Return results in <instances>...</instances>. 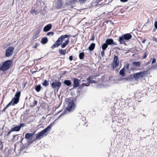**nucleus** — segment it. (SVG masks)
<instances>
[{
  "label": "nucleus",
  "instance_id": "79ce46f5",
  "mask_svg": "<svg viewBox=\"0 0 157 157\" xmlns=\"http://www.w3.org/2000/svg\"><path fill=\"white\" fill-rule=\"evenodd\" d=\"M12 102H10L6 105V106L7 108L9 107L11 105H12Z\"/></svg>",
  "mask_w": 157,
  "mask_h": 157
},
{
  "label": "nucleus",
  "instance_id": "f3484780",
  "mask_svg": "<svg viewBox=\"0 0 157 157\" xmlns=\"http://www.w3.org/2000/svg\"><path fill=\"white\" fill-rule=\"evenodd\" d=\"M128 81L130 82V84L133 85L138 83L140 79H125Z\"/></svg>",
  "mask_w": 157,
  "mask_h": 157
},
{
  "label": "nucleus",
  "instance_id": "4468645a",
  "mask_svg": "<svg viewBox=\"0 0 157 157\" xmlns=\"http://www.w3.org/2000/svg\"><path fill=\"white\" fill-rule=\"evenodd\" d=\"M80 81L79 79H73V88H76L80 86Z\"/></svg>",
  "mask_w": 157,
  "mask_h": 157
},
{
  "label": "nucleus",
  "instance_id": "c756f323",
  "mask_svg": "<svg viewBox=\"0 0 157 157\" xmlns=\"http://www.w3.org/2000/svg\"><path fill=\"white\" fill-rule=\"evenodd\" d=\"M85 56L84 53V52H82L81 53H80L79 54V57L80 59H83Z\"/></svg>",
  "mask_w": 157,
  "mask_h": 157
},
{
  "label": "nucleus",
  "instance_id": "09e8293b",
  "mask_svg": "<svg viewBox=\"0 0 157 157\" xmlns=\"http://www.w3.org/2000/svg\"><path fill=\"white\" fill-rule=\"evenodd\" d=\"M37 101L36 100H34V102H33V104H34V105H36L37 104Z\"/></svg>",
  "mask_w": 157,
  "mask_h": 157
},
{
  "label": "nucleus",
  "instance_id": "5701e85b",
  "mask_svg": "<svg viewBox=\"0 0 157 157\" xmlns=\"http://www.w3.org/2000/svg\"><path fill=\"white\" fill-rule=\"evenodd\" d=\"M64 84L67 86H70L71 84V82L70 80H65L63 82Z\"/></svg>",
  "mask_w": 157,
  "mask_h": 157
},
{
  "label": "nucleus",
  "instance_id": "4be33fe9",
  "mask_svg": "<svg viewBox=\"0 0 157 157\" xmlns=\"http://www.w3.org/2000/svg\"><path fill=\"white\" fill-rule=\"evenodd\" d=\"M95 43H92L88 47V49L90 51H93L95 47Z\"/></svg>",
  "mask_w": 157,
  "mask_h": 157
},
{
  "label": "nucleus",
  "instance_id": "a19ab883",
  "mask_svg": "<svg viewBox=\"0 0 157 157\" xmlns=\"http://www.w3.org/2000/svg\"><path fill=\"white\" fill-rule=\"evenodd\" d=\"M105 51L102 50L101 53V56L103 57L105 55Z\"/></svg>",
  "mask_w": 157,
  "mask_h": 157
},
{
  "label": "nucleus",
  "instance_id": "2eb2a0df",
  "mask_svg": "<svg viewBox=\"0 0 157 157\" xmlns=\"http://www.w3.org/2000/svg\"><path fill=\"white\" fill-rule=\"evenodd\" d=\"M52 26V25L51 24L47 25L44 27L43 29L44 32H47L50 30Z\"/></svg>",
  "mask_w": 157,
  "mask_h": 157
},
{
  "label": "nucleus",
  "instance_id": "774afa93",
  "mask_svg": "<svg viewBox=\"0 0 157 157\" xmlns=\"http://www.w3.org/2000/svg\"><path fill=\"white\" fill-rule=\"evenodd\" d=\"M23 139H24V138H22L21 139V141H22V140H23Z\"/></svg>",
  "mask_w": 157,
  "mask_h": 157
},
{
  "label": "nucleus",
  "instance_id": "9d476101",
  "mask_svg": "<svg viewBox=\"0 0 157 157\" xmlns=\"http://www.w3.org/2000/svg\"><path fill=\"white\" fill-rule=\"evenodd\" d=\"M146 73V71H141L134 74L133 76L134 78H137L140 77L143 78Z\"/></svg>",
  "mask_w": 157,
  "mask_h": 157
},
{
  "label": "nucleus",
  "instance_id": "8fccbe9b",
  "mask_svg": "<svg viewBox=\"0 0 157 157\" xmlns=\"http://www.w3.org/2000/svg\"><path fill=\"white\" fill-rule=\"evenodd\" d=\"M94 40V37L93 35L91 36V38L90 40Z\"/></svg>",
  "mask_w": 157,
  "mask_h": 157
},
{
  "label": "nucleus",
  "instance_id": "2f4dec72",
  "mask_svg": "<svg viewBox=\"0 0 157 157\" xmlns=\"http://www.w3.org/2000/svg\"><path fill=\"white\" fill-rule=\"evenodd\" d=\"M148 54V52L147 51H146L144 53V56H143V58L144 59H145L147 57V55Z\"/></svg>",
  "mask_w": 157,
  "mask_h": 157
},
{
  "label": "nucleus",
  "instance_id": "bb28decb",
  "mask_svg": "<svg viewBox=\"0 0 157 157\" xmlns=\"http://www.w3.org/2000/svg\"><path fill=\"white\" fill-rule=\"evenodd\" d=\"M108 45L107 44H106V42L103 44L101 45V48L103 50H105L108 47Z\"/></svg>",
  "mask_w": 157,
  "mask_h": 157
},
{
  "label": "nucleus",
  "instance_id": "bf43d9fd",
  "mask_svg": "<svg viewBox=\"0 0 157 157\" xmlns=\"http://www.w3.org/2000/svg\"><path fill=\"white\" fill-rule=\"evenodd\" d=\"M87 78H89V79H90V78H91L90 76H89Z\"/></svg>",
  "mask_w": 157,
  "mask_h": 157
},
{
  "label": "nucleus",
  "instance_id": "3c124183",
  "mask_svg": "<svg viewBox=\"0 0 157 157\" xmlns=\"http://www.w3.org/2000/svg\"><path fill=\"white\" fill-rule=\"evenodd\" d=\"M33 141H30V140H29V141H28V145H29V144H32L33 142Z\"/></svg>",
  "mask_w": 157,
  "mask_h": 157
},
{
  "label": "nucleus",
  "instance_id": "393cba45",
  "mask_svg": "<svg viewBox=\"0 0 157 157\" xmlns=\"http://www.w3.org/2000/svg\"><path fill=\"white\" fill-rule=\"evenodd\" d=\"M21 92L20 91H17L15 94L14 97L20 99V97L21 95Z\"/></svg>",
  "mask_w": 157,
  "mask_h": 157
},
{
  "label": "nucleus",
  "instance_id": "338daca9",
  "mask_svg": "<svg viewBox=\"0 0 157 157\" xmlns=\"http://www.w3.org/2000/svg\"><path fill=\"white\" fill-rule=\"evenodd\" d=\"M150 63V62H147V64H148Z\"/></svg>",
  "mask_w": 157,
  "mask_h": 157
},
{
  "label": "nucleus",
  "instance_id": "de8ad7c7",
  "mask_svg": "<svg viewBox=\"0 0 157 157\" xmlns=\"http://www.w3.org/2000/svg\"><path fill=\"white\" fill-rule=\"evenodd\" d=\"M0 146H1V147H0V149L1 150H2L3 147V145L2 144V141H0Z\"/></svg>",
  "mask_w": 157,
  "mask_h": 157
},
{
  "label": "nucleus",
  "instance_id": "c9c22d12",
  "mask_svg": "<svg viewBox=\"0 0 157 157\" xmlns=\"http://www.w3.org/2000/svg\"><path fill=\"white\" fill-rule=\"evenodd\" d=\"M129 64L128 63L126 66H125V69H126L127 70H128L129 69Z\"/></svg>",
  "mask_w": 157,
  "mask_h": 157
},
{
  "label": "nucleus",
  "instance_id": "1a4fd4ad",
  "mask_svg": "<svg viewBox=\"0 0 157 157\" xmlns=\"http://www.w3.org/2000/svg\"><path fill=\"white\" fill-rule=\"evenodd\" d=\"M119 65L118 57L114 55L113 58V62L111 64L112 66L114 69Z\"/></svg>",
  "mask_w": 157,
  "mask_h": 157
},
{
  "label": "nucleus",
  "instance_id": "9b49d317",
  "mask_svg": "<svg viewBox=\"0 0 157 157\" xmlns=\"http://www.w3.org/2000/svg\"><path fill=\"white\" fill-rule=\"evenodd\" d=\"M106 44L107 45L113 46L114 45H117V44L115 42H114L112 38H109L105 40Z\"/></svg>",
  "mask_w": 157,
  "mask_h": 157
},
{
  "label": "nucleus",
  "instance_id": "f03ea898",
  "mask_svg": "<svg viewBox=\"0 0 157 157\" xmlns=\"http://www.w3.org/2000/svg\"><path fill=\"white\" fill-rule=\"evenodd\" d=\"M101 83H98L96 86V88H101L106 87L110 86L114 82H117L116 81L118 80L120 81L123 79H105L106 80L105 81V79H100Z\"/></svg>",
  "mask_w": 157,
  "mask_h": 157
},
{
  "label": "nucleus",
  "instance_id": "603ef678",
  "mask_svg": "<svg viewBox=\"0 0 157 157\" xmlns=\"http://www.w3.org/2000/svg\"><path fill=\"white\" fill-rule=\"evenodd\" d=\"M153 40L155 41L156 42H157V38H156L154 37L153 38Z\"/></svg>",
  "mask_w": 157,
  "mask_h": 157
},
{
  "label": "nucleus",
  "instance_id": "864d4df0",
  "mask_svg": "<svg viewBox=\"0 0 157 157\" xmlns=\"http://www.w3.org/2000/svg\"><path fill=\"white\" fill-rule=\"evenodd\" d=\"M121 2H127L128 0H120Z\"/></svg>",
  "mask_w": 157,
  "mask_h": 157
},
{
  "label": "nucleus",
  "instance_id": "c03bdc74",
  "mask_svg": "<svg viewBox=\"0 0 157 157\" xmlns=\"http://www.w3.org/2000/svg\"><path fill=\"white\" fill-rule=\"evenodd\" d=\"M38 37V35L37 34H36L35 35L33 36V39L34 40L35 39Z\"/></svg>",
  "mask_w": 157,
  "mask_h": 157
},
{
  "label": "nucleus",
  "instance_id": "5fc2aeb1",
  "mask_svg": "<svg viewBox=\"0 0 157 157\" xmlns=\"http://www.w3.org/2000/svg\"><path fill=\"white\" fill-rule=\"evenodd\" d=\"M18 135H15L13 136V138L14 139H15V137H17V136Z\"/></svg>",
  "mask_w": 157,
  "mask_h": 157
},
{
  "label": "nucleus",
  "instance_id": "4d7b16f0",
  "mask_svg": "<svg viewBox=\"0 0 157 157\" xmlns=\"http://www.w3.org/2000/svg\"><path fill=\"white\" fill-rule=\"evenodd\" d=\"M102 0H96V2H98V3H99V2H100V1H101Z\"/></svg>",
  "mask_w": 157,
  "mask_h": 157
},
{
  "label": "nucleus",
  "instance_id": "20e7f679",
  "mask_svg": "<svg viewBox=\"0 0 157 157\" xmlns=\"http://www.w3.org/2000/svg\"><path fill=\"white\" fill-rule=\"evenodd\" d=\"M62 83L57 79H53L51 82V85L52 88L54 91L58 92L61 86Z\"/></svg>",
  "mask_w": 157,
  "mask_h": 157
},
{
  "label": "nucleus",
  "instance_id": "37998d69",
  "mask_svg": "<svg viewBox=\"0 0 157 157\" xmlns=\"http://www.w3.org/2000/svg\"><path fill=\"white\" fill-rule=\"evenodd\" d=\"M12 102H10L6 105V106L7 108L9 107L11 105H12Z\"/></svg>",
  "mask_w": 157,
  "mask_h": 157
},
{
  "label": "nucleus",
  "instance_id": "6ab92c4d",
  "mask_svg": "<svg viewBox=\"0 0 157 157\" xmlns=\"http://www.w3.org/2000/svg\"><path fill=\"white\" fill-rule=\"evenodd\" d=\"M19 99L17 98H14L12 99L10 102H12V105H15L17 104L19 101Z\"/></svg>",
  "mask_w": 157,
  "mask_h": 157
},
{
  "label": "nucleus",
  "instance_id": "a878e982",
  "mask_svg": "<svg viewBox=\"0 0 157 157\" xmlns=\"http://www.w3.org/2000/svg\"><path fill=\"white\" fill-rule=\"evenodd\" d=\"M41 88V85L40 84H39L36 86L35 87V89L36 91L37 92H39Z\"/></svg>",
  "mask_w": 157,
  "mask_h": 157
},
{
  "label": "nucleus",
  "instance_id": "423d86ee",
  "mask_svg": "<svg viewBox=\"0 0 157 157\" xmlns=\"http://www.w3.org/2000/svg\"><path fill=\"white\" fill-rule=\"evenodd\" d=\"M48 131L45 128L41 132L36 134V139L40 140L44 136H46L47 135Z\"/></svg>",
  "mask_w": 157,
  "mask_h": 157
},
{
  "label": "nucleus",
  "instance_id": "0eeeda50",
  "mask_svg": "<svg viewBox=\"0 0 157 157\" xmlns=\"http://www.w3.org/2000/svg\"><path fill=\"white\" fill-rule=\"evenodd\" d=\"M14 48L12 46L8 47L6 50L5 56L6 57H9L11 56L13 53Z\"/></svg>",
  "mask_w": 157,
  "mask_h": 157
},
{
  "label": "nucleus",
  "instance_id": "cd10ccee",
  "mask_svg": "<svg viewBox=\"0 0 157 157\" xmlns=\"http://www.w3.org/2000/svg\"><path fill=\"white\" fill-rule=\"evenodd\" d=\"M132 64L135 66L139 67L140 66L141 63L140 62H133Z\"/></svg>",
  "mask_w": 157,
  "mask_h": 157
},
{
  "label": "nucleus",
  "instance_id": "412c9836",
  "mask_svg": "<svg viewBox=\"0 0 157 157\" xmlns=\"http://www.w3.org/2000/svg\"><path fill=\"white\" fill-rule=\"evenodd\" d=\"M48 40L47 37H44L41 39L40 42L42 44H45L48 42Z\"/></svg>",
  "mask_w": 157,
  "mask_h": 157
},
{
  "label": "nucleus",
  "instance_id": "69168bd1",
  "mask_svg": "<svg viewBox=\"0 0 157 157\" xmlns=\"http://www.w3.org/2000/svg\"><path fill=\"white\" fill-rule=\"evenodd\" d=\"M43 68H44L43 67H42V68H41L40 69H39V71H40V70H41V69H43Z\"/></svg>",
  "mask_w": 157,
  "mask_h": 157
},
{
  "label": "nucleus",
  "instance_id": "13d9d810",
  "mask_svg": "<svg viewBox=\"0 0 157 157\" xmlns=\"http://www.w3.org/2000/svg\"><path fill=\"white\" fill-rule=\"evenodd\" d=\"M6 109H5L4 108L2 110V112H5L6 110Z\"/></svg>",
  "mask_w": 157,
  "mask_h": 157
},
{
  "label": "nucleus",
  "instance_id": "7ed1b4c3",
  "mask_svg": "<svg viewBox=\"0 0 157 157\" xmlns=\"http://www.w3.org/2000/svg\"><path fill=\"white\" fill-rule=\"evenodd\" d=\"M12 62L11 60H7L3 62L0 64V70L3 71L7 70L10 67Z\"/></svg>",
  "mask_w": 157,
  "mask_h": 157
},
{
  "label": "nucleus",
  "instance_id": "ea45409f",
  "mask_svg": "<svg viewBox=\"0 0 157 157\" xmlns=\"http://www.w3.org/2000/svg\"><path fill=\"white\" fill-rule=\"evenodd\" d=\"M40 45V44H38L37 43H36V44H35V45H34V46H33V48H36L37 46H38V45Z\"/></svg>",
  "mask_w": 157,
  "mask_h": 157
},
{
  "label": "nucleus",
  "instance_id": "e2e57ef3",
  "mask_svg": "<svg viewBox=\"0 0 157 157\" xmlns=\"http://www.w3.org/2000/svg\"><path fill=\"white\" fill-rule=\"evenodd\" d=\"M77 0H73V1L75 2H76Z\"/></svg>",
  "mask_w": 157,
  "mask_h": 157
},
{
  "label": "nucleus",
  "instance_id": "f257e3e1",
  "mask_svg": "<svg viewBox=\"0 0 157 157\" xmlns=\"http://www.w3.org/2000/svg\"><path fill=\"white\" fill-rule=\"evenodd\" d=\"M69 36L67 34L61 36L58 39L55 43L52 45L51 48L53 49L60 45L62 48H64L69 43Z\"/></svg>",
  "mask_w": 157,
  "mask_h": 157
},
{
  "label": "nucleus",
  "instance_id": "052dcab7",
  "mask_svg": "<svg viewBox=\"0 0 157 157\" xmlns=\"http://www.w3.org/2000/svg\"><path fill=\"white\" fill-rule=\"evenodd\" d=\"M84 120H86L85 118H84V117H83V119H82V121H84Z\"/></svg>",
  "mask_w": 157,
  "mask_h": 157
},
{
  "label": "nucleus",
  "instance_id": "f8f14e48",
  "mask_svg": "<svg viewBox=\"0 0 157 157\" xmlns=\"http://www.w3.org/2000/svg\"><path fill=\"white\" fill-rule=\"evenodd\" d=\"M24 126V124L23 123H21L18 125L15 126L11 128L13 132H18L19 131L21 128Z\"/></svg>",
  "mask_w": 157,
  "mask_h": 157
},
{
  "label": "nucleus",
  "instance_id": "58836bf2",
  "mask_svg": "<svg viewBox=\"0 0 157 157\" xmlns=\"http://www.w3.org/2000/svg\"><path fill=\"white\" fill-rule=\"evenodd\" d=\"M12 132H13V131L12 129L11 128V129L10 130L9 132H8L7 134V136H8L9 135H10V134Z\"/></svg>",
  "mask_w": 157,
  "mask_h": 157
},
{
  "label": "nucleus",
  "instance_id": "6e6d98bb",
  "mask_svg": "<svg viewBox=\"0 0 157 157\" xmlns=\"http://www.w3.org/2000/svg\"><path fill=\"white\" fill-rule=\"evenodd\" d=\"M146 41V40L145 39H144L142 41V42L143 43H144Z\"/></svg>",
  "mask_w": 157,
  "mask_h": 157
},
{
  "label": "nucleus",
  "instance_id": "7c9ffc66",
  "mask_svg": "<svg viewBox=\"0 0 157 157\" xmlns=\"http://www.w3.org/2000/svg\"><path fill=\"white\" fill-rule=\"evenodd\" d=\"M63 2L61 0H57V5L59 7H61L63 5Z\"/></svg>",
  "mask_w": 157,
  "mask_h": 157
},
{
  "label": "nucleus",
  "instance_id": "39448f33",
  "mask_svg": "<svg viewBox=\"0 0 157 157\" xmlns=\"http://www.w3.org/2000/svg\"><path fill=\"white\" fill-rule=\"evenodd\" d=\"M132 37V35L130 33H126L122 35L119 38L118 41L120 44H126L125 41H128Z\"/></svg>",
  "mask_w": 157,
  "mask_h": 157
},
{
  "label": "nucleus",
  "instance_id": "72a5a7b5",
  "mask_svg": "<svg viewBox=\"0 0 157 157\" xmlns=\"http://www.w3.org/2000/svg\"><path fill=\"white\" fill-rule=\"evenodd\" d=\"M87 80H88V81L90 83H95L96 82L94 80H92V79H87Z\"/></svg>",
  "mask_w": 157,
  "mask_h": 157
},
{
  "label": "nucleus",
  "instance_id": "aec40b11",
  "mask_svg": "<svg viewBox=\"0 0 157 157\" xmlns=\"http://www.w3.org/2000/svg\"><path fill=\"white\" fill-rule=\"evenodd\" d=\"M56 121V119L54 121H53L52 123L50 124L46 128H45L48 131L50 130L51 129L52 126L54 125L55 124V122Z\"/></svg>",
  "mask_w": 157,
  "mask_h": 157
},
{
  "label": "nucleus",
  "instance_id": "b1692460",
  "mask_svg": "<svg viewBox=\"0 0 157 157\" xmlns=\"http://www.w3.org/2000/svg\"><path fill=\"white\" fill-rule=\"evenodd\" d=\"M66 52V49L63 50L62 49H60L59 50V53L62 55H65Z\"/></svg>",
  "mask_w": 157,
  "mask_h": 157
},
{
  "label": "nucleus",
  "instance_id": "680f3d73",
  "mask_svg": "<svg viewBox=\"0 0 157 157\" xmlns=\"http://www.w3.org/2000/svg\"><path fill=\"white\" fill-rule=\"evenodd\" d=\"M8 108L6 107V106L4 108L6 109Z\"/></svg>",
  "mask_w": 157,
  "mask_h": 157
},
{
  "label": "nucleus",
  "instance_id": "49530a36",
  "mask_svg": "<svg viewBox=\"0 0 157 157\" xmlns=\"http://www.w3.org/2000/svg\"><path fill=\"white\" fill-rule=\"evenodd\" d=\"M73 57L72 56H70L69 57V59L70 61H71L73 60Z\"/></svg>",
  "mask_w": 157,
  "mask_h": 157
},
{
  "label": "nucleus",
  "instance_id": "0e129e2a",
  "mask_svg": "<svg viewBox=\"0 0 157 157\" xmlns=\"http://www.w3.org/2000/svg\"><path fill=\"white\" fill-rule=\"evenodd\" d=\"M26 85V84H25V83L24 84V87H25V86Z\"/></svg>",
  "mask_w": 157,
  "mask_h": 157
},
{
  "label": "nucleus",
  "instance_id": "473e14b6",
  "mask_svg": "<svg viewBox=\"0 0 157 157\" xmlns=\"http://www.w3.org/2000/svg\"><path fill=\"white\" fill-rule=\"evenodd\" d=\"M41 28L40 27V28H38L37 29H36V34L37 35H38V34L40 33V32L41 31Z\"/></svg>",
  "mask_w": 157,
  "mask_h": 157
},
{
  "label": "nucleus",
  "instance_id": "dca6fc26",
  "mask_svg": "<svg viewBox=\"0 0 157 157\" xmlns=\"http://www.w3.org/2000/svg\"><path fill=\"white\" fill-rule=\"evenodd\" d=\"M90 85V83H89V81L87 83H83L80 86L78 87V91H80L82 89V87L84 86H88Z\"/></svg>",
  "mask_w": 157,
  "mask_h": 157
},
{
  "label": "nucleus",
  "instance_id": "a211bd4d",
  "mask_svg": "<svg viewBox=\"0 0 157 157\" xmlns=\"http://www.w3.org/2000/svg\"><path fill=\"white\" fill-rule=\"evenodd\" d=\"M125 66H124L119 71V74L121 75L122 77L125 76Z\"/></svg>",
  "mask_w": 157,
  "mask_h": 157
},
{
  "label": "nucleus",
  "instance_id": "6e6552de",
  "mask_svg": "<svg viewBox=\"0 0 157 157\" xmlns=\"http://www.w3.org/2000/svg\"><path fill=\"white\" fill-rule=\"evenodd\" d=\"M75 103L73 101H70L68 102V104L66 107V109L69 112H71V110L74 109Z\"/></svg>",
  "mask_w": 157,
  "mask_h": 157
},
{
  "label": "nucleus",
  "instance_id": "a18cd8bd",
  "mask_svg": "<svg viewBox=\"0 0 157 157\" xmlns=\"http://www.w3.org/2000/svg\"><path fill=\"white\" fill-rule=\"evenodd\" d=\"M154 26L155 28L157 29V21H155L154 23Z\"/></svg>",
  "mask_w": 157,
  "mask_h": 157
},
{
  "label": "nucleus",
  "instance_id": "e433bc0d",
  "mask_svg": "<svg viewBox=\"0 0 157 157\" xmlns=\"http://www.w3.org/2000/svg\"><path fill=\"white\" fill-rule=\"evenodd\" d=\"M65 114V112L64 113H62L56 119V120L59 118L61 117L63 115Z\"/></svg>",
  "mask_w": 157,
  "mask_h": 157
},
{
  "label": "nucleus",
  "instance_id": "f704fd0d",
  "mask_svg": "<svg viewBox=\"0 0 157 157\" xmlns=\"http://www.w3.org/2000/svg\"><path fill=\"white\" fill-rule=\"evenodd\" d=\"M54 33L53 32H49L47 33V35L48 36H50V35L52 36L54 35Z\"/></svg>",
  "mask_w": 157,
  "mask_h": 157
},
{
  "label": "nucleus",
  "instance_id": "4c0bfd02",
  "mask_svg": "<svg viewBox=\"0 0 157 157\" xmlns=\"http://www.w3.org/2000/svg\"><path fill=\"white\" fill-rule=\"evenodd\" d=\"M156 59L155 58H153L152 59V61L151 62V64H153L155 63L156 62Z\"/></svg>",
  "mask_w": 157,
  "mask_h": 157
},
{
  "label": "nucleus",
  "instance_id": "c85d7f7f",
  "mask_svg": "<svg viewBox=\"0 0 157 157\" xmlns=\"http://www.w3.org/2000/svg\"><path fill=\"white\" fill-rule=\"evenodd\" d=\"M49 84V81L45 79L42 83V85L45 86H47Z\"/></svg>",
  "mask_w": 157,
  "mask_h": 157
},
{
  "label": "nucleus",
  "instance_id": "ddd939ff",
  "mask_svg": "<svg viewBox=\"0 0 157 157\" xmlns=\"http://www.w3.org/2000/svg\"><path fill=\"white\" fill-rule=\"evenodd\" d=\"M35 134V132L33 133H27L25 135V138L27 140H31Z\"/></svg>",
  "mask_w": 157,
  "mask_h": 157
}]
</instances>
